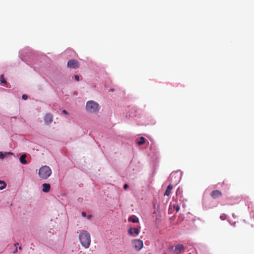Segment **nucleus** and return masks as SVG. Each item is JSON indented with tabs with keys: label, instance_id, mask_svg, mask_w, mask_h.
<instances>
[{
	"label": "nucleus",
	"instance_id": "nucleus-1",
	"mask_svg": "<svg viewBox=\"0 0 254 254\" xmlns=\"http://www.w3.org/2000/svg\"><path fill=\"white\" fill-rule=\"evenodd\" d=\"M79 239L83 247L88 248L90 245L91 239L89 233L86 231H82L79 235Z\"/></svg>",
	"mask_w": 254,
	"mask_h": 254
},
{
	"label": "nucleus",
	"instance_id": "nucleus-2",
	"mask_svg": "<svg viewBox=\"0 0 254 254\" xmlns=\"http://www.w3.org/2000/svg\"><path fill=\"white\" fill-rule=\"evenodd\" d=\"M39 176L42 179H47L52 174V170L48 166H43L39 170Z\"/></svg>",
	"mask_w": 254,
	"mask_h": 254
},
{
	"label": "nucleus",
	"instance_id": "nucleus-3",
	"mask_svg": "<svg viewBox=\"0 0 254 254\" xmlns=\"http://www.w3.org/2000/svg\"><path fill=\"white\" fill-rule=\"evenodd\" d=\"M86 109L89 113H96L99 111V105L93 101H88L86 105Z\"/></svg>",
	"mask_w": 254,
	"mask_h": 254
},
{
	"label": "nucleus",
	"instance_id": "nucleus-4",
	"mask_svg": "<svg viewBox=\"0 0 254 254\" xmlns=\"http://www.w3.org/2000/svg\"><path fill=\"white\" fill-rule=\"evenodd\" d=\"M132 244L134 249L137 251L140 250L143 246L142 241L139 239H135L133 240Z\"/></svg>",
	"mask_w": 254,
	"mask_h": 254
},
{
	"label": "nucleus",
	"instance_id": "nucleus-5",
	"mask_svg": "<svg viewBox=\"0 0 254 254\" xmlns=\"http://www.w3.org/2000/svg\"><path fill=\"white\" fill-rule=\"evenodd\" d=\"M67 65L69 68L75 69L79 67L80 64L77 60H70L68 61Z\"/></svg>",
	"mask_w": 254,
	"mask_h": 254
},
{
	"label": "nucleus",
	"instance_id": "nucleus-6",
	"mask_svg": "<svg viewBox=\"0 0 254 254\" xmlns=\"http://www.w3.org/2000/svg\"><path fill=\"white\" fill-rule=\"evenodd\" d=\"M53 115L50 113H47L44 117V122L47 125L50 124L53 122Z\"/></svg>",
	"mask_w": 254,
	"mask_h": 254
},
{
	"label": "nucleus",
	"instance_id": "nucleus-7",
	"mask_svg": "<svg viewBox=\"0 0 254 254\" xmlns=\"http://www.w3.org/2000/svg\"><path fill=\"white\" fill-rule=\"evenodd\" d=\"M222 195V192L218 190H213L210 194L211 196L214 199H216L220 196H221Z\"/></svg>",
	"mask_w": 254,
	"mask_h": 254
},
{
	"label": "nucleus",
	"instance_id": "nucleus-8",
	"mask_svg": "<svg viewBox=\"0 0 254 254\" xmlns=\"http://www.w3.org/2000/svg\"><path fill=\"white\" fill-rule=\"evenodd\" d=\"M185 251V247L182 244H177L176 245V254H180Z\"/></svg>",
	"mask_w": 254,
	"mask_h": 254
},
{
	"label": "nucleus",
	"instance_id": "nucleus-9",
	"mask_svg": "<svg viewBox=\"0 0 254 254\" xmlns=\"http://www.w3.org/2000/svg\"><path fill=\"white\" fill-rule=\"evenodd\" d=\"M139 229L137 228H130L128 230V234L131 236L133 235L134 234H135L136 235H138L139 233Z\"/></svg>",
	"mask_w": 254,
	"mask_h": 254
},
{
	"label": "nucleus",
	"instance_id": "nucleus-10",
	"mask_svg": "<svg viewBox=\"0 0 254 254\" xmlns=\"http://www.w3.org/2000/svg\"><path fill=\"white\" fill-rule=\"evenodd\" d=\"M42 191L44 192H48L50 191L51 186L49 184L44 183L43 184Z\"/></svg>",
	"mask_w": 254,
	"mask_h": 254
},
{
	"label": "nucleus",
	"instance_id": "nucleus-11",
	"mask_svg": "<svg viewBox=\"0 0 254 254\" xmlns=\"http://www.w3.org/2000/svg\"><path fill=\"white\" fill-rule=\"evenodd\" d=\"M26 154H23L22 155L20 158H19V160H20V162L22 164H27V161L26 160Z\"/></svg>",
	"mask_w": 254,
	"mask_h": 254
},
{
	"label": "nucleus",
	"instance_id": "nucleus-12",
	"mask_svg": "<svg viewBox=\"0 0 254 254\" xmlns=\"http://www.w3.org/2000/svg\"><path fill=\"white\" fill-rule=\"evenodd\" d=\"M172 189H173L172 186H171V185L168 186V187H167V188L164 193V195L169 196V194H170L171 191Z\"/></svg>",
	"mask_w": 254,
	"mask_h": 254
},
{
	"label": "nucleus",
	"instance_id": "nucleus-13",
	"mask_svg": "<svg viewBox=\"0 0 254 254\" xmlns=\"http://www.w3.org/2000/svg\"><path fill=\"white\" fill-rule=\"evenodd\" d=\"M175 210V204L171 203L169 208V214H172Z\"/></svg>",
	"mask_w": 254,
	"mask_h": 254
},
{
	"label": "nucleus",
	"instance_id": "nucleus-14",
	"mask_svg": "<svg viewBox=\"0 0 254 254\" xmlns=\"http://www.w3.org/2000/svg\"><path fill=\"white\" fill-rule=\"evenodd\" d=\"M128 221L133 223H136L138 222V219L135 216H130L128 218Z\"/></svg>",
	"mask_w": 254,
	"mask_h": 254
},
{
	"label": "nucleus",
	"instance_id": "nucleus-15",
	"mask_svg": "<svg viewBox=\"0 0 254 254\" xmlns=\"http://www.w3.org/2000/svg\"><path fill=\"white\" fill-rule=\"evenodd\" d=\"M6 187V184L3 181L0 180V190H3Z\"/></svg>",
	"mask_w": 254,
	"mask_h": 254
},
{
	"label": "nucleus",
	"instance_id": "nucleus-16",
	"mask_svg": "<svg viewBox=\"0 0 254 254\" xmlns=\"http://www.w3.org/2000/svg\"><path fill=\"white\" fill-rule=\"evenodd\" d=\"M145 139L144 137H140L139 140L137 141V144L139 145H142L145 143Z\"/></svg>",
	"mask_w": 254,
	"mask_h": 254
},
{
	"label": "nucleus",
	"instance_id": "nucleus-17",
	"mask_svg": "<svg viewBox=\"0 0 254 254\" xmlns=\"http://www.w3.org/2000/svg\"><path fill=\"white\" fill-rule=\"evenodd\" d=\"M227 218L226 215L225 214H223L221 215H220V218L222 220H225Z\"/></svg>",
	"mask_w": 254,
	"mask_h": 254
},
{
	"label": "nucleus",
	"instance_id": "nucleus-18",
	"mask_svg": "<svg viewBox=\"0 0 254 254\" xmlns=\"http://www.w3.org/2000/svg\"><path fill=\"white\" fill-rule=\"evenodd\" d=\"M1 79H0V81L2 83H6V80H5V79L3 77V75H1Z\"/></svg>",
	"mask_w": 254,
	"mask_h": 254
},
{
	"label": "nucleus",
	"instance_id": "nucleus-19",
	"mask_svg": "<svg viewBox=\"0 0 254 254\" xmlns=\"http://www.w3.org/2000/svg\"><path fill=\"white\" fill-rule=\"evenodd\" d=\"M74 78L77 81H79V80H80L79 76L77 75H76L74 76Z\"/></svg>",
	"mask_w": 254,
	"mask_h": 254
},
{
	"label": "nucleus",
	"instance_id": "nucleus-20",
	"mask_svg": "<svg viewBox=\"0 0 254 254\" xmlns=\"http://www.w3.org/2000/svg\"><path fill=\"white\" fill-rule=\"evenodd\" d=\"M22 98L24 100H26L28 98V96L24 94L22 95Z\"/></svg>",
	"mask_w": 254,
	"mask_h": 254
},
{
	"label": "nucleus",
	"instance_id": "nucleus-21",
	"mask_svg": "<svg viewBox=\"0 0 254 254\" xmlns=\"http://www.w3.org/2000/svg\"><path fill=\"white\" fill-rule=\"evenodd\" d=\"M63 113L64 115H68V112L66 110H63Z\"/></svg>",
	"mask_w": 254,
	"mask_h": 254
},
{
	"label": "nucleus",
	"instance_id": "nucleus-22",
	"mask_svg": "<svg viewBox=\"0 0 254 254\" xmlns=\"http://www.w3.org/2000/svg\"><path fill=\"white\" fill-rule=\"evenodd\" d=\"M128 187V186L127 184H125L124 186V189L125 190H126L127 189Z\"/></svg>",
	"mask_w": 254,
	"mask_h": 254
},
{
	"label": "nucleus",
	"instance_id": "nucleus-23",
	"mask_svg": "<svg viewBox=\"0 0 254 254\" xmlns=\"http://www.w3.org/2000/svg\"><path fill=\"white\" fill-rule=\"evenodd\" d=\"M180 208L179 207L177 206L176 207V212H177L179 211Z\"/></svg>",
	"mask_w": 254,
	"mask_h": 254
},
{
	"label": "nucleus",
	"instance_id": "nucleus-24",
	"mask_svg": "<svg viewBox=\"0 0 254 254\" xmlns=\"http://www.w3.org/2000/svg\"><path fill=\"white\" fill-rule=\"evenodd\" d=\"M176 173H177V174H179L180 175H181V174H182V172H181V171H179V170H178V171H176Z\"/></svg>",
	"mask_w": 254,
	"mask_h": 254
},
{
	"label": "nucleus",
	"instance_id": "nucleus-25",
	"mask_svg": "<svg viewBox=\"0 0 254 254\" xmlns=\"http://www.w3.org/2000/svg\"><path fill=\"white\" fill-rule=\"evenodd\" d=\"M82 215L83 217H85L86 216V213L85 212H82Z\"/></svg>",
	"mask_w": 254,
	"mask_h": 254
},
{
	"label": "nucleus",
	"instance_id": "nucleus-26",
	"mask_svg": "<svg viewBox=\"0 0 254 254\" xmlns=\"http://www.w3.org/2000/svg\"><path fill=\"white\" fill-rule=\"evenodd\" d=\"M91 217V215H88V219H90Z\"/></svg>",
	"mask_w": 254,
	"mask_h": 254
},
{
	"label": "nucleus",
	"instance_id": "nucleus-27",
	"mask_svg": "<svg viewBox=\"0 0 254 254\" xmlns=\"http://www.w3.org/2000/svg\"><path fill=\"white\" fill-rule=\"evenodd\" d=\"M17 249L15 250V251L14 252V253H16L17 252Z\"/></svg>",
	"mask_w": 254,
	"mask_h": 254
},
{
	"label": "nucleus",
	"instance_id": "nucleus-28",
	"mask_svg": "<svg viewBox=\"0 0 254 254\" xmlns=\"http://www.w3.org/2000/svg\"><path fill=\"white\" fill-rule=\"evenodd\" d=\"M19 249L20 250H21L22 247L20 246V247H19Z\"/></svg>",
	"mask_w": 254,
	"mask_h": 254
},
{
	"label": "nucleus",
	"instance_id": "nucleus-29",
	"mask_svg": "<svg viewBox=\"0 0 254 254\" xmlns=\"http://www.w3.org/2000/svg\"><path fill=\"white\" fill-rule=\"evenodd\" d=\"M17 245H18V243H16L15 244V246Z\"/></svg>",
	"mask_w": 254,
	"mask_h": 254
}]
</instances>
